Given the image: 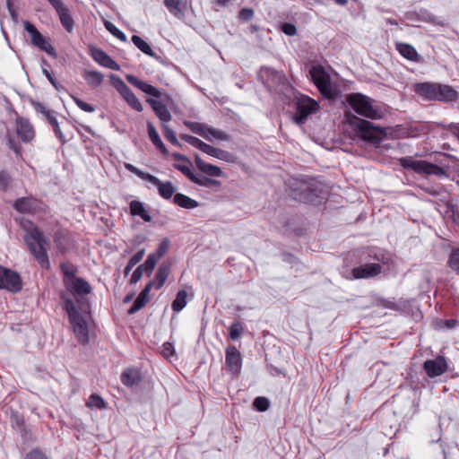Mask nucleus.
I'll return each mask as SVG.
<instances>
[{
    "label": "nucleus",
    "mask_w": 459,
    "mask_h": 459,
    "mask_svg": "<svg viewBox=\"0 0 459 459\" xmlns=\"http://www.w3.org/2000/svg\"><path fill=\"white\" fill-rule=\"evenodd\" d=\"M329 193L327 185L313 178L293 179L290 184V195L299 202L320 204Z\"/></svg>",
    "instance_id": "obj_1"
},
{
    "label": "nucleus",
    "mask_w": 459,
    "mask_h": 459,
    "mask_svg": "<svg viewBox=\"0 0 459 459\" xmlns=\"http://www.w3.org/2000/svg\"><path fill=\"white\" fill-rule=\"evenodd\" d=\"M22 227L26 231L24 241L34 258L42 268L49 269L50 262L48 255V241L42 231L30 221H23Z\"/></svg>",
    "instance_id": "obj_2"
},
{
    "label": "nucleus",
    "mask_w": 459,
    "mask_h": 459,
    "mask_svg": "<svg viewBox=\"0 0 459 459\" xmlns=\"http://www.w3.org/2000/svg\"><path fill=\"white\" fill-rule=\"evenodd\" d=\"M349 106L359 115L370 119H380L385 115V108L377 100L359 92L346 96Z\"/></svg>",
    "instance_id": "obj_3"
},
{
    "label": "nucleus",
    "mask_w": 459,
    "mask_h": 459,
    "mask_svg": "<svg viewBox=\"0 0 459 459\" xmlns=\"http://www.w3.org/2000/svg\"><path fill=\"white\" fill-rule=\"evenodd\" d=\"M63 307L66 311L72 329L79 343L85 345L89 343L88 321L84 315L80 313L75 307L74 300L62 295Z\"/></svg>",
    "instance_id": "obj_4"
},
{
    "label": "nucleus",
    "mask_w": 459,
    "mask_h": 459,
    "mask_svg": "<svg viewBox=\"0 0 459 459\" xmlns=\"http://www.w3.org/2000/svg\"><path fill=\"white\" fill-rule=\"evenodd\" d=\"M346 117L359 136L366 142L377 144L386 136L385 128L375 126L371 122L359 118L351 112L346 113Z\"/></svg>",
    "instance_id": "obj_5"
},
{
    "label": "nucleus",
    "mask_w": 459,
    "mask_h": 459,
    "mask_svg": "<svg viewBox=\"0 0 459 459\" xmlns=\"http://www.w3.org/2000/svg\"><path fill=\"white\" fill-rule=\"evenodd\" d=\"M399 164L404 169H411L415 173L422 176L435 175L438 178L447 176L444 168L427 160H414L411 156L400 158Z\"/></svg>",
    "instance_id": "obj_6"
},
{
    "label": "nucleus",
    "mask_w": 459,
    "mask_h": 459,
    "mask_svg": "<svg viewBox=\"0 0 459 459\" xmlns=\"http://www.w3.org/2000/svg\"><path fill=\"white\" fill-rule=\"evenodd\" d=\"M184 125L194 134H196L210 142L212 139L219 141H230V139L227 133L204 123L185 121Z\"/></svg>",
    "instance_id": "obj_7"
},
{
    "label": "nucleus",
    "mask_w": 459,
    "mask_h": 459,
    "mask_svg": "<svg viewBox=\"0 0 459 459\" xmlns=\"http://www.w3.org/2000/svg\"><path fill=\"white\" fill-rule=\"evenodd\" d=\"M311 79L320 93L325 98L333 96V91L328 73L321 65H313L309 71Z\"/></svg>",
    "instance_id": "obj_8"
},
{
    "label": "nucleus",
    "mask_w": 459,
    "mask_h": 459,
    "mask_svg": "<svg viewBox=\"0 0 459 459\" xmlns=\"http://www.w3.org/2000/svg\"><path fill=\"white\" fill-rule=\"evenodd\" d=\"M297 113L294 116V120L297 124H303L307 117L315 113L318 108V103L306 95H300L296 98Z\"/></svg>",
    "instance_id": "obj_9"
},
{
    "label": "nucleus",
    "mask_w": 459,
    "mask_h": 459,
    "mask_svg": "<svg viewBox=\"0 0 459 459\" xmlns=\"http://www.w3.org/2000/svg\"><path fill=\"white\" fill-rule=\"evenodd\" d=\"M31 105L36 110V112L41 114L48 123L52 126L54 134L56 137L64 144L66 143V139L59 126V123L57 121V112L48 108L44 104L32 100Z\"/></svg>",
    "instance_id": "obj_10"
},
{
    "label": "nucleus",
    "mask_w": 459,
    "mask_h": 459,
    "mask_svg": "<svg viewBox=\"0 0 459 459\" xmlns=\"http://www.w3.org/2000/svg\"><path fill=\"white\" fill-rule=\"evenodd\" d=\"M0 289L17 293L22 289L20 274L11 269L0 266Z\"/></svg>",
    "instance_id": "obj_11"
},
{
    "label": "nucleus",
    "mask_w": 459,
    "mask_h": 459,
    "mask_svg": "<svg viewBox=\"0 0 459 459\" xmlns=\"http://www.w3.org/2000/svg\"><path fill=\"white\" fill-rule=\"evenodd\" d=\"M65 289L76 297V301L83 305L82 296L91 293L92 288L90 283L82 277H76L70 280H64Z\"/></svg>",
    "instance_id": "obj_12"
},
{
    "label": "nucleus",
    "mask_w": 459,
    "mask_h": 459,
    "mask_svg": "<svg viewBox=\"0 0 459 459\" xmlns=\"http://www.w3.org/2000/svg\"><path fill=\"white\" fill-rule=\"evenodd\" d=\"M24 29L31 38V43L38 47L40 50L47 52L48 55L56 57V49L48 42L45 37L37 30V28L30 22H24Z\"/></svg>",
    "instance_id": "obj_13"
},
{
    "label": "nucleus",
    "mask_w": 459,
    "mask_h": 459,
    "mask_svg": "<svg viewBox=\"0 0 459 459\" xmlns=\"http://www.w3.org/2000/svg\"><path fill=\"white\" fill-rule=\"evenodd\" d=\"M48 3L56 11L60 22L63 27L68 31L72 32L74 30V19L71 15L69 8L61 0H48Z\"/></svg>",
    "instance_id": "obj_14"
},
{
    "label": "nucleus",
    "mask_w": 459,
    "mask_h": 459,
    "mask_svg": "<svg viewBox=\"0 0 459 459\" xmlns=\"http://www.w3.org/2000/svg\"><path fill=\"white\" fill-rule=\"evenodd\" d=\"M225 363L227 369L234 376H238L242 367V358L238 350L230 345L226 349Z\"/></svg>",
    "instance_id": "obj_15"
},
{
    "label": "nucleus",
    "mask_w": 459,
    "mask_h": 459,
    "mask_svg": "<svg viewBox=\"0 0 459 459\" xmlns=\"http://www.w3.org/2000/svg\"><path fill=\"white\" fill-rule=\"evenodd\" d=\"M423 368L428 377L433 378L446 371L447 363L443 356H438L435 359H427L423 364Z\"/></svg>",
    "instance_id": "obj_16"
},
{
    "label": "nucleus",
    "mask_w": 459,
    "mask_h": 459,
    "mask_svg": "<svg viewBox=\"0 0 459 459\" xmlns=\"http://www.w3.org/2000/svg\"><path fill=\"white\" fill-rule=\"evenodd\" d=\"M383 267L380 264H365L352 269V275L355 279H369L377 276L382 273Z\"/></svg>",
    "instance_id": "obj_17"
},
{
    "label": "nucleus",
    "mask_w": 459,
    "mask_h": 459,
    "mask_svg": "<svg viewBox=\"0 0 459 459\" xmlns=\"http://www.w3.org/2000/svg\"><path fill=\"white\" fill-rule=\"evenodd\" d=\"M13 208L21 213H35L41 208V202L34 197H21L15 200Z\"/></svg>",
    "instance_id": "obj_18"
},
{
    "label": "nucleus",
    "mask_w": 459,
    "mask_h": 459,
    "mask_svg": "<svg viewBox=\"0 0 459 459\" xmlns=\"http://www.w3.org/2000/svg\"><path fill=\"white\" fill-rule=\"evenodd\" d=\"M16 134L23 143H30L35 137L32 125L24 117H18L16 119Z\"/></svg>",
    "instance_id": "obj_19"
},
{
    "label": "nucleus",
    "mask_w": 459,
    "mask_h": 459,
    "mask_svg": "<svg viewBox=\"0 0 459 459\" xmlns=\"http://www.w3.org/2000/svg\"><path fill=\"white\" fill-rule=\"evenodd\" d=\"M148 182L154 185L158 188L159 195L166 200L170 199L172 196L174 197L176 188L173 186L172 182L166 181L162 182L155 176H152L151 178H148Z\"/></svg>",
    "instance_id": "obj_20"
},
{
    "label": "nucleus",
    "mask_w": 459,
    "mask_h": 459,
    "mask_svg": "<svg viewBox=\"0 0 459 459\" xmlns=\"http://www.w3.org/2000/svg\"><path fill=\"white\" fill-rule=\"evenodd\" d=\"M91 56L94 61L99 63L100 65L112 69L119 70L118 64L114 61L105 51L100 48H93L91 49Z\"/></svg>",
    "instance_id": "obj_21"
},
{
    "label": "nucleus",
    "mask_w": 459,
    "mask_h": 459,
    "mask_svg": "<svg viewBox=\"0 0 459 459\" xmlns=\"http://www.w3.org/2000/svg\"><path fill=\"white\" fill-rule=\"evenodd\" d=\"M126 79L129 83H131L132 85L138 88L139 90H141L148 95H151L155 98H160L161 96V91L158 88L149 84L144 81L140 80L133 74H127L126 76Z\"/></svg>",
    "instance_id": "obj_22"
},
{
    "label": "nucleus",
    "mask_w": 459,
    "mask_h": 459,
    "mask_svg": "<svg viewBox=\"0 0 459 459\" xmlns=\"http://www.w3.org/2000/svg\"><path fill=\"white\" fill-rule=\"evenodd\" d=\"M155 281H149L145 287L141 290L138 297L135 299L133 306L128 309V315H133L142 309L150 300L149 293L152 289Z\"/></svg>",
    "instance_id": "obj_23"
},
{
    "label": "nucleus",
    "mask_w": 459,
    "mask_h": 459,
    "mask_svg": "<svg viewBox=\"0 0 459 459\" xmlns=\"http://www.w3.org/2000/svg\"><path fill=\"white\" fill-rule=\"evenodd\" d=\"M172 263L169 260L163 261L158 267L155 273V278L152 281H155L152 288L160 290L166 282L169 275L171 273Z\"/></svg>",
    "instance_id": "obj_24"
},
{
    "label": "nucleus",
    "mask_w": 459,
    "mask_h": 459,
    "mask_svg": "<svg viewBox=\"0 0 459 459\" xmlns=\"http://www.w3.org/2000/svg\"><path fill=\"white\" fill-rule=\"evenodd\" d=\"M146 102L152 107L155 115L162 122V124L168 123L171 120L172 116L169 111L165 104L160 100L153 99H147Z\"/></svg>",
    "instance_id": "obj_25"
},
{
    "label": "nucleus",
    "mask_w": 459,
    "mask_h": 459,
    "mask_svg": "<svg viewBox=\"0 0 459 459\" xmlns=\"http://www.w3.org/2000/svg\"><path fill=\"white\" fill-rule=\"evenodd\" d=\"M395 48L399 54L407 60L419 63L421 61V56L418 54L415 48L408 43L396 42Z\"/></svg>",
    "instance_id": "obj_26"
},
{
    "label": "nucleus",
    "mask_w": 459,
    "mask_h": 459,
    "mask_svg": "<svg viewBox=\"0 0 459 459\" xmlns=\"http://www.w3.org/2000/svg\"><path fill=\"white\" fill-rule=\"evenodd\" d=\"M437 89V83L434 82H420L415 85L416 93L429 100H436Z\"/></svg>",
    "instance_id": "obj_27"
},
{
    "label": "nucleus",
    "mask_w": 459,
    "mask_h": 459,
    "mask_svg": "<svg viewBox=\"0 0 459 459\" xmlns=\"http://www.w3.org/2000/svg\"><path fill=\"white\" fill-rule=\"evenodd\" d=\"M438 89H437V99L436 100L438 101H444V102H449V101H455L459 94L458 92L454 90L451 86L446 84H440L437 83Z\"/></svg>",
    "instance_id": "obj_28"
},
{
    "label": "nucleus",
    "mask_w": 459,
    "mask_h": 459,
    "mask_svg": "<svg viewBox=\"0 0 459 459\" xmlns=\"http://www.w3.org/2000/svg\"><path fill=\"white\" fill-rule=\"evenodd\" d=\"M195 162L197 167V169L202 171L204 174H206L210 177H221L223 175L222 170L221 168L204 162L198 154L195 155Z\"/></svg>",
    "instance_id": "obj_29"
},
{
    "label": "nucleus",
    "mask_w": 459,
    "mask_h": 459,
    "mask_svg": "<svg viewBox=\"0 0 459 459\" xmlns=\"http://www.w3.org/2000/svg\"><path fill=\"white\" fill-rule=\"evenodd\" d=\"M164 5L169 12L178 19L185 17L186 2L184 0H164Z\"/></svg>",
    "instance_id": "obj_30"
},
{
    "label": "nucleus",
    "mask_w": 459,
    "mask_h": 459,
    "mask_svg": "<svg viewBox=\"0 0 459 459\" xmlns=\"http://www.w3.org/2000/svg\"><path fill=\"white\" fill-rule=\"evenodd\" d=\"M141 374L135 368H126L121 374V382L127 387H132L141 381Z\"/></svg>",
    "instance_id": "obj_31"
},
{
    "label": "nucleus",
    "mask_w": 459,
    "mask_h": 459,
    "mask_svg": "<svg viewBox=\"0 0 459 459\" xmlns=\"http://www.w3.org/2000/svg\"><path fill=\"white\" fill-rule=\"evenodd\" d=\"M82 77L91 89H96L100 86L104 80V75L100 72L95 70L85 69L82 72Z\"/></svg>",
    "instance_id": "obj_32"
},
{
    "label": "nucleus",
    "mask_w": 459,
    "mask_h": 459,
    "mask_svg": "<svg viewBox=\"0 0 459 459\" xmlns=\"http://www.w3.org/2000/svg\"><path fill=\"white\" fill-rule=\"evenodd\" d=\"M147 131L148 135L152 143L157 147V149L164 155L169 154V151L162 143L161 139L160 138V135L153 126V124L150 121L147 122Z\"/></svg>",
    "instance_id": "obj_33"
},
{
    "label": "nucleus",
    "mask_w": 459,
    "mask_h": 459,
    "mask_svg": "<svg viewBox=\"0 0 459 459\" xmlns=\"http://www.w3.org/2000/svg\"><path fill=\"white\" fill-rule=\"evenodd\" d=\"M130 208V213L133 216H139L142 220H143L146 222H150L152 221V216L150 215L149 212L145 208L144 204L140 202L134 200L129 204Z\"/></svg>",
    "instance_id": "obj_34"
},
{
    "label": "nucleus",
    "mask_w": 459,
    "mask_h": 459,
    "mask_svg": "<svg viewBox=\"0 0 459 459\" xmlns=\"http://www.w3.org/2000/svg\"><path fill=\"white\" fill-rule=\"evenodd\" d=\"M204 152L212 157L217 158L221 160H224L227 162L233 161V158H234L230 152L221 150L220 148L213 147L208 143H207Z\"/></svg>",
    "instance_id": "obj_35"
},
{
    "label": "nucleus",
    "mask_w": 459,
    "mask_h": 459,
    "mask_svg": "<svg viewBox=\"0 0 459 459\" xmlns=\"http://www.w3.org/2000/svg\"><path fill=\"white\" fill-rule=\"evenodd\" d=\"M54 242L57 249L63 253L66 252L71 247L70 238L64 230H57L55 233Z\"/></svg>",
    "instance_id": "obj_36"
},
{
    "label": "nucleus",
    "mask_w": 459,
    "mask_h": 459,
    "mask_svg": "<svg viewBox=\"0 0 459 459\" xmlns=\"http://www.w3.org/2000/svg\"><path fill=\"white\" fill-rule=\"evenodd\" d=\"M173 203L185 209H194L199 206L197 201L181 193H178L174 195Z\"/></svg>",
    "instance_id": "obj_37"
},
{
    "label": "nucleus",
    "mask_w": 459,
    "mask_h": 459,
    "mask_svg": "<svg viewBox=\"0 0 459 459\" xmlns=\"http://www.w3.org/2000/svg\"><path fill=\"white\" fill-rule=\"evenodd\" d=\"M186 298L187 292L185 290H179L171 304L172 310L176 313L180 312L186 306Z\"/></svg>",
    "instance_id": "obj_38"
},
{
    "label": "nucleus",
    "mask_w": 459,
    "mask_h": 459,
    "mask_svg": "<svg viewBox=\"0 0 459 459\" xmlns=\"http://www.w3.org/2000/svg\"><path fill=\"white\" fill-rule=\"evenodd\" d=\"M131 39L134 46L138 48L142 52H143L149 56H155V53L152 49L151 46L146 41H144L141 37L137 35H133Z\"/></svg>",
    "instance_id": "obj_39"
},
{
    "label": "nucleus",
    "mask_w": 459,
    "mask_h": 459,
    "mask_svg": "<svg viewBox=\"0 0 459 459\" xmlns=\"http://www.w3.org/2000/svg\"><path fill=\"white\" fill-rule=\"evenodd\" d=\"M122 97L133 109H134L138 112L143 111L142 103L140 102L138 98L134 95V93L131 91V89L126 93H125Z\"/></svg>",
    "instance_id": "obj_40"
},
{
    "label": "nucleus",
    "mask_w": 459,
    "mask_h": 459,
    "mask_svg": "<svg viewBox=\"0 0 459 459\" xmlns=\"http://www.w3.org/2000/svg\"><path fill=\"white\" fill-rule=\"evenodd\" d=\"M144 253V249H140L129 259L126 266L124 269V274L126 276H127L130 271L143 259Z\"/></svg>",
    "instance_id": "obj_41"
},
{
    "label": "nucleus",
    "mask_w": 459,
    "mask_h": 459,
    "mask_svg": "<svg viewBox=\"0 0 459 459\" xmlns=\"http://www.w3.org/2000/svg\"><path fill=\"white\" fill-rule=\"evenodd\" d=\"M180 138L182 140H184L185 142H186L187 143H189L190 145H192L193 147L196 148V149H199L200 151H202L203 152H204L205 150V147L207 145L206 143L203 142L202 140H200L199 138L195 137V136H193V135H189V134H181L180 135Z\"/></svg>",
    "instance_id": "obj_42"
},
{
    "label": "nucleus",
    "mask_w": 459,
    "mask_h": 459,
    "mask_svg": "<svg viewBox=\"0 0 459 459\" xmlns=\"http://www.w3.org/2000/svg\"><path fill=\"white\" fill-rule=\"evenodd\" d=\"M110 82L114 88L119 92L121 96L126 93L130 88L124 82V81L115 74H110Z\"/></svg>",
    "instance_id": "obj_43"
},
{
    "label": "nucleus",
    "mask_w": 459,
    "mask_h": 459,
    "mask_svg": "<svg viewBox=\"0 0 459 459\" xmlns=\"http://www.w3.org/2000/svg\"><path fill=\"white\" fill-rule=\"evenodd\" d=\"M86 406L89 408L105 409L107 407V403L99 394H92L89 397Z\"/></svg>",
    "instance_id": "obj_44"
},
{
    "label": "nucleus",
    "mask_w": 459,
    "mask_h": 459,
    "mask_svg": "<svg viewBox=\"0 0 459 459\" xmlns=\"http://www.w3.org/2000/svg\"><path fill=\"white\" fill-rule=\"evenodd\" d=\"M60 269L64 274V280H70L77 277V268L71 263L61 264Z\"/></svg>",
    "instance_id": "obj_45"
},
{
    "label": "nucleus",
    "mask_w": 459,
    "mask_h": 459,
    "mask_svg": "<svg viewBox=\"0 0 459 459\" xmlns=\"http://www.w3.org/2000/svg\"><path fill=\"white\" fill-rule=\"evenodd\" d=\"M448 266L459 275V248L452 249L447 261Z\"/></svg>",
    "instance_id": "obj_46"
},
{
    "label": "nucleus",
    "mask_w": 459,
    "mask_h": 459,
    "mask_svg": "<svg viewBox=\"0 0 459 459\" xmlns=\"http://www.w3.org/2000/svg\"><path fill=\"white\" fill-rule=\"evenodd\" d=\"M104 26L108 31H109L114 37L120 39L123 42L127 40L126 34L117 29L112 22L108 21L104 22Z\"/></svg>",
    "instance_id": "obj_47"
},
{
    "label": "nucleus",
    "mask_w": 459,
    "mask_h": 459,
    "mask_svg": "<svg viewBox=\"0 0 459 459\" xmlns=\"http://www.w3.org/2000/svg\"><path fill=\"white\" fill-rule=\"evenodd\" d=\"M159 259L152 253L147 256V259L143 264H141V267L144 269V273L147 276H150L158 263Z\"/></svg>",
    "instance_id": "obj_48"
},
{
    "label": "nucleus",
    "mask_w": 459,
    "mask_h": 459,
    "mask_svg": "<svg viewBox=\"0 0 459 459\" xmlns=\"http://www.w3.org/2000/svg\"><path fill=\"white\" fill-rule=\"evenodd\" d=\"M162 129L164 136L167 140H169L173 145L180 146V143H178L176 137V134L172 128L165 124H162Z\"/></svg>",
    "instance_id": "obj_49"
},
{
    "label": "nucleus",
    "mask_w": 459,
    "mask_h": 459,
    "mask_svg": "<svg viewBox=\"0 0 459 459\" xmlns=\"http://www.w3.org/2000/svg\"><path fill=\"white\" fill-rule=\"evenodd\" d=\"M253 406L258 411H265L269 408L270 403L266 397L259 396L254 400Z\"/></svg>",
    "instance_id": "obj_50"
},
{
    "label": "nucleus",
    "mask_w": 459,
    "mask_h": 459,
    "mask_svg": "<svg viewBox=\"0 0 459 459\" xmlns=\"http://www.w3.org/2000/svg\"><path fill=\"white\" fill-rule=\"evenodd\" d=\"M23 459H50L45 452L39 448H33L30 450Z\"/></svg>",
    "instance_id": "obj_51"
},
{
    "label": "nucleus",
    "mask_w": 459,
    "mask_h": 459,
    "mask_svg": "<svg viewBox=\"0 0 459 459\" xmlns=\"http://www.w3.org/2000/svg\"><path fill=\"white\" fill-rule=\"evenodd\" d=\"M169 247V239L165 238L160 243L156 251L152 254L160 260L162 256H164L167 254Z\"/></svg>",
    "instance_id": "obj_52"
},
{
    "label": "nucleus",
    "mask_w": 459,
    "mask_h": 459,
    "mask_svg": "<svg viewBox=\"0 0 459 459\" xmlns=\"http://www.w3.org/2000/svg\"><path fill=\"white\" fill-rule=\"evenodd\" d=\"M12 178L10 175L4 171H0V191L5 192L7 191L10 184H11Z\"/></svg>",
    "instance_id": "obj_53"
},
{
    "label": "nucleus",
    "mask_w": 459,
    "mask_h": 459,
    "mask_svg": "<svg viewBox=\"0 0 459 459\" xmlns=\"http://www.w3.org/2000/svg\"><path fill=\"white\" fill-rule=\"evenodd\" d=\"M242 325L240 322H235L230 327V337L231 340L236 341L241 335Z\"/></svg>",
    "instance_id": "obj_54"
},
{
    "label": "nucleus",
    "mask_w": 459,
    "mask_h": 459,
    "mask_svg": "<svg viewBox=\"0 0 459 459\" xmlns=\"http://www.w3.org/2000/svg\"><path fill=\"white\" fill-rule=\"evenodd\" d=\"M126 169L127 170H129L130 172L134 173V175H136L137 177H139L140 178L146 180V181H148V178H151L152 176V174L143 172L141 169H139L138 168H136L134 165L129 164V163L126 164Z\"/></svg>",
    "instance_id": "obj_55"
},
{
    "label": "nucleus",
    "mask_w": 459,
    "mask_h": 459,
    "mask_svg": "<svg viewBox=\"0 0 459 459\" xmlns=\"http://www.w3.org/2000/svg\"><path fill=\"white\" fill-rule=\"evenodd\" d=\"M419 17L421 20L426 21L430 23H433V24H441V22L437 20V18L427 10H420L419 13Z\"/></svg>",
    "instance_id": "obj_56"
},
{
    "label": "nucleus",
    "mask_w": 459,
    "mask_h": 459,
    "mask_svg": "<svg viewBox=\"0 0 459 459\" xmlns=\"http://www.w3.org/2000/svg\"><path fill=\"white\" fill-rule=\"evenodd\" d=\"M458 322L455 319H446L439 320L436 323V327L437 329H453L457 325Z\"/></svg>",
    "instance_id": "obj_57"
},
{
    "label": "nucleus",
    "mask_w": 459,
    "mask_h": 459,
    "mask_svg": "<svg viewBox=\"0 0 459 459\" xmlns=\"http://www.w3.org/2000/svg\"><path fill=\"white\" fill-rule=\"evenodd\" d=\"M71 97H72L73 100L74 101V103L82 110H83L85 112H90V113L95 111V107L94 106L84 102L83 100H82L81 99H79V98H77L75 96H71Z\"/></svg>",
    "instance_id": "obj_58"
},
{
    "label": "nucleus",
    "mask_w": 459,
    "mask_h": 459,
    "mask_svg": "<svg viewBox=\"0 0 459 459\" xmlns=\"http://www.w3.org/2000/svg\"><path fill=\"white\" fill-rule=\"evenodd\" d=\"M373 258L377 261V264H380L381 265L384 264V265H388L390 261H391V258L389 255H386L384 252L382 251H376L373 255Z\"/></svg>",
    "instance_id": "obj_59"
},
{
    "label": "nucleus",
    "mask_w": 459,
    "mask_h": 459,
    "mask_svg": "<svg viewBox=\"0 0 459 459\" xmlns=\"http://www.w3.org/2000/svg\"><path fill=\"white\" fill-rule=\"evenodd\" d=\"M174 168L182 172L190 181L194 180L193 178L195 174L188 166L176 163L174 164Z\"/></svg>",
    "instance_id": "obj_60"
},
{
    "label": "nucleus",
    "mask_w": 459,
    "mask_h": 459,
    "mask_svg": "<svg viewBox=\"0 0 459 459\" xmlns=\"http://www.w3.org/2000/svg\"><path fill=\"white\" fill-rule=\"evenodd\" d=\"M194 180H191V182L205 187H210V178L204 177V176H197L195 174Z\"/></svg>",
    "instance_id": "obj_61"
},
{
    "label": "nucleus",
    "mask_w": 459,
    "mask_h": 459,
    "mask_svg": "<svg viewBox=\"0 0 459 459\" xmlns=\"http://www.w3.org/2000/svg\"><path fill=\"white\" fill-rule=\"evenodd\" d=\"M143 273H144V269L143 267H141V264H140L134 271V273H133V274H132V276L130 278V283L131 284L137 283L141 280Z\"/></svg>",
    "instance_id": "obj_62"
},
{
    "label": "nucleus",
    "mask_w": 459,
    "mask_h": 459,
    "mask_svg": "<svg viewBox=\"0 0 459 459\" xmlns=\"http://www.w3.org/2000/svg\"><path fill=\"white\" fill-rule=\"evenodd\" d=\"M281 31L288 36H294L297 33V28L292 23L285 22L281 25Z\"/></svg>",
    "instance_id": "obj_63"
},
{
    "label": "nucleus",
    "mask_w": 459,
    "mask_h": 459,
    "mask_svg": "<svg viewBox=\"0 0 459 459\" xmlns=\"http://www.w3.org/2000/svg\"><path fill=\"white\" fill-rule=\"evenodd\" d=\"M270 77H271V79L273 82H277L279 84H282L283 85L286 82L285 76L281 73H280L278 71L272 70V72L270 74Z\"/></svg>",
    "instance_id": "obj_64"
}]
</instances>
